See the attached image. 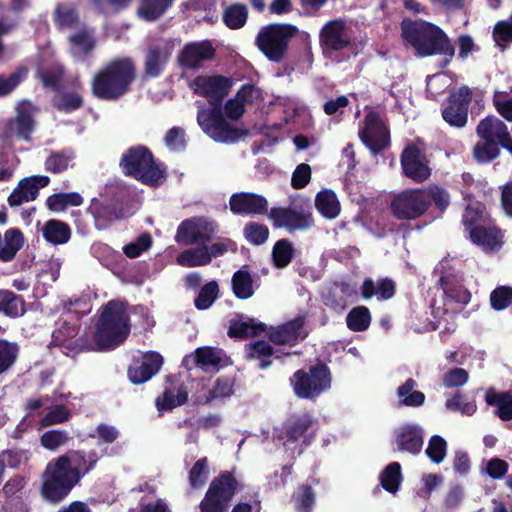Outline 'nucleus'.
Segmentation results:
<instances>
[{
  "instance_id": "f704fd0d",
  "label": "nucleus",
  "mask_w": 512,
  "mask_h": 512,
  "mask_svg": "<svg viewBox=\"0 0 512 512\" xmlns=\"http://www.w3.org/2000/svg\"><path fill=\"white\" fill-rule=\"evenodd\" d=\"M439 285L445 296L461 305H467L471 300L470 291L464 287L454 276L443 275L439 279Z\"/></svg>"
},
{
  "instance_id": "774afa93",
  "label": "nucleus",
  "mask_w": 512,
  "mask_h": 512,
  "mask_svg": "<svg viewBox=\"0 0 512 512\" xmlns=\"http://www.w3.org/2000/svg\"><path fill=\"white\" fill-rule=\"evenodd\" d=\"M151 245V235L149 233H143L134 242L125 245L123 247V252L129 258H136L148 250Z\"/></svg>"
},
{
  "instance_id": "6ab92c4d",
  "label": "nucleus",
  "mask_w": 512,
  "mask_h": 512,
  "mask_svg": "<svg viewBox=\"0 0 512 512\" xmlns=\"http://www.w3.org/2000/svg\"><path fill=\"white\" fill-rule=\"evenodd\" d=\"M347 26L342 19H333L326 22L320 30L319 42L324 50L342 51L351 46Z\"/></svg>"
},
{
  "instance_id": "9b49d317",
  "label": "nucleus",
  "mask_w": 512,
  "mask_h": 512,
  "mask_svg": "<svg viewBox=\"0 0 512 512\" xmlns=\"http://www.w3.org/2000/svg\"><path fill=\"white\" fill-rule=\"evenodd\" d=\"M197 121L201 129L217 142H235L243 132L231 126L223 116L222 108H208L198 111Z\"/></svg>"
},
{
  "instance_id": "a18cd8bd",
  "label": "nucleus",
  "mask_w": 512,
  "mask_h": 512,
  "mask_svg": "<svg viewBox=\"0 0 512 512\" xmlns=\"http://www.w3.org/2000/svg\"><path fill=\"white\" fill-rule=\"evenodd\" d=\"M379 480L385 491L391 494L397 493L403 481L400 463L391 462L388 464L380 473Z\"/></svg>"
},
{
  "instance_id": "393cba45",
  "label": "nucleus",
  "mask_w": 512,
  "mask_h": 512,
  "mask_svg": "<svg viewBox=\"0 0 512 512\" xmlns=\"http://www.w3.org/2000/svg\"><path fill=\"white\" fill-rule=\"evenodd\" d=\"M396 451L418 455L424 444V431L417 424H404L394 432Z\"/></svg>"
},
{
  "instance_id": "a878e982",
  "label": "nucleus",
  "mask_w": 512,
  "mask_h": 512,
  "mask_svg": "<svg viewBox=\"0 0 512 512\" xmlns=\"http://www.w3.org/2000/svg\"><path fill=\"white\" fill-rule=\"evenodd\" d=\"M34 128L35 120L32 114L26 109H21L14 119L5 123L1 137L4 141L13 139L29 141Z\"/></svg>"
},
{
  "instance_id": "7c9ffc66",
  "label": "nucleus",
  "mask_w": 512,
  "mask_h": 512,
  "mask_svg": "<svg viewBox=\"0 0 512 512\" xmlns=\"http://www.w3.org/2000/svg\"><path fill=\"white\" fill-rule=\"evenodd\" d=\"M360 290L365 300H369L373 296H377L379 300H389L396 293V284L388 277L379 279L377 283L371 278H365Z\"/></svg>"
},
{
  "instance_id": "49530a36",
  "label": "nucleus",
  "mask_w": 512,
  "mask_h": 512,
  "mask_svg": "<svg viewBox=\"0 0 512 512\" xmlns=\"http://www.w3.org/2000/svg\"><path fill=\"white\" fill-rule=\"evenodd\" d=\"M231 284L233 293L238 299H249L254 294L252 275L244 268L233 274Z\"/></svg>"
},
{
  "instance_id": "4be33fe9",
  "label": "nucleus",
  "mask_w": 512,
  "mask_h": 512,
  "mask_svg": "<svg viewBox=\"0 0 512 512\" xmlns=\"http://www.w3.org/2000/svg\"><path fill=\"white\" fill-rule=\"evenodd\" d=\"M49 183L50 178L45 175H33L21 179L8 196L7 202L9 206L17 207L23 203L36 200L39 190L48 186Z\"/></svg>"
},
{
  "instance_id": "a211bd4d",
  "label": "nucleus",
  "mask_w": 512,
  "mask_h": 512,
  "mask_svg": "<svg viewBox=\"0 0 512 512\" xmlns=\"http://www.w3.org/2000/svg\"><path fill=\"white\" fill-rule=\"evenodd\" d=\"M163 365V357L159 352L148 351L140 357H134L127 369V377L134 385L148 382Z\"/></svg>"
},
{
  "instance_id": "0e129e2a",
  "label": "nucleus",
  "mask_w": 512,
  "mask_h": 512,
  "mask_svg": "<svg viewBox=\"0 0 512 512\" xmlns=\"http://www.w3.org/2000/svg\"><path fill=\"white\" fill-rule=\"evenodd\" d=\"M297 510L299 512H311L315 504V493L310 484H302L295 495Z\"/></svg>"
},
{
  "instance_id": "c9c22d12",
  "label": "nucleus",
  "mask_w": 512,
  "mask_h": 512,
  "mask_svg": "<svg viewBox=\"0 0 512 512\" xmlns=\"http://www.w3.org/2000/svg\"><path fill=\"white\" fill-rule=\"evenodd\" d=\"M26 303L23 296L11 290L0 289V313L9 318H18L25 314Z\"/></svg>"
},
{
  "instance_id": "cd10ccee",
  "label": "nucleus",
  "mask_w": 512,
  "mask_h": 512,
  "mask_svg": "<svg viewBox=\"0 0 512 512\" xmlns=\"http://www.w3.org/2000/svg\"><path fill=\"white\" fill-rule=\"evenodd\" d=\"M313 424L312 416L308 413L290 417L283 425L280 438L287 443H297L304 438L306 442V433Z\"/></svg>"
},
{
  "instance_id": "e2e57ef3",
  "label": "nucleus",
  "mask_w": 512,
  "mask_h": 512,
  "mask_svg": "<svg viewBox=\"0 0 512 512\" xmlns=\"http://www.w3.org/2000/svg\"><path fill=\"white\" fill-rule=\"evenodd\" d=\"M17 354L18 347L16 344L0 339V375L15 363Z\"/></svg>"
},
{
  "instance_id": "0eeeda50",
  "label": "nucleus",
  "mask_w": 512,
  "mask_h": 512,
  "mask_svg": "<svg viewBox=\"0 0 512 512\" xmlns=\"http://www.w3.org/2000/svg\"><path fill=\"white\" fill-rule=\"evenodd\" d=\"M298 33L299 28L294 24L269 23L260 28L255 44L269 61L279 64L286 59L290 43Z\"/></svg>"
},
{
  "instance_id": "bf43d9fd",
  "label": "nucleus",
  "mask_w": 512,
  "mask_h": 512,
  "mask_svg": "<svg viewBox=\"0 0 512 512\" xmlns=\"http://www.w3.org/2000/svg\"><path fill=\"white\" fill-rule=\"evenodd\" d=\"M485 206L479 202L468 204L462 215V223L470 231L472 227L482 225Z\"/></svg>"
},
{
  "instance_id": "b1692460",
  "label": "nucleus",
  "mask_w": 512,
  "mask_h": 512,
  "mask_svg": "<svg viewBox=\"0 0 512 512\" xmlns=\"http://www.w3.org/2000/svg\"><path fill=\"white\" fill-rule=\"evenodd\" d=\"M215 52V48L209 40L191 42L180 51L178 61L183 68L199 69L203 62L215 57Z\"/></svg>"
},
{
  "instance_id": "f3484780",
  "label": "nucleus",
  "mask_w": 512,
  "mask_h": 512,
  "mask_svg": "<svg viewBox=\"0 0 512 512\" xmlns=\"http://www.w3.org/2000/svg\"><path fill=\"white\" fill-rule=\"evenodd\" d=\"M275 228H287L290 231L305 230L314 224L312 214L302 207H272L268 213Z\"/></svg>"
},
{
  "instance_id": "6e6552de",
  "label": "nucleus",
  "mask_w": 512,
  "mask_h": 512,
  "mask_svg": "<svg viewBox=\"0 0 512 512\" xmlns=\"http://www.w3.org/2000/svg\"><path fill=\"white\" fill-rule=\"evenodd\" d=\"M244 489L234 470L221 471L215 476L200 501L199 512H227L234 496Z\"/></svg>"
},
{
  "instance_id": "4c0bfd02",
  "label": "nucleus",
  "mask_w": 512,
  "mask_h": 512,
  "mask_svg": "<svg viewBox=\"0 0 512 512\" xmlns=\"http://www.w3.org/2000/svg\"><path fill=\"white\" fill-rule=\"evenodd\" d=\"M3 237L4 244L0 247V260L10 262L23 247L25 242L24 235L20 229L10 228L5 231Z\"/></svg>"
},
{
  "instance_id": "2f4dec72",
  "label": "nucleus",
  "mask_w": 512,
  "mask_h": 512,
  "mask_svg": "<svg viewBox=\"0 0 512 512\" xmlns=\"http://www.w3.org/2000/svg\"><path fill=\"white\" fill-rule=\"evenodd\" d=\"M238 318L232 319L227 331L230 338L246 339L248 337H255L265 331V324L255 322L253 318L243 320L242 315H237Z\"/></svg>"
},
{
  "instance_id": "58836bf2",
  "label": "nucleus",
  "mask_w": 512,
  "mask_h": 512,
  "mask_svg": "<svg viewBox=\"0 0 512 512\" xmlns=\"http://www.w3.org/2000/svg\"><path fill=\"white\" fill-rule=\"evenodd\" d=\"M315 207L327 219H335L340 213V203L337 195L330 189H324L317 193Z\"/></svg>"
},
{
  "instance_id": "473e14b6",
  "label": "nucleus",
  "mask_w": 512,
  "mask_h": 512,
  "mask_svg": "<svg viewBox=\"0 0 512 512\" xmlns=\"http://www.w3.org/2000/svg\"><path fill=\"white\" fill-rule=\"evenodd\" d=\"M236 379L233 376H220L212 386V388L199 400L202 405H209L215 400L223 401L230 398L234 394Z\"/></svg>"
},
{
  "instance_id": "338daca9",
  "label": "nucleus",
  "mask_w": 512,
  "mask_h": 512,
  "mask_svg": "<svg viewBox=\"0 0 512 512\" xmlns=\"http://www.w3.org/2000/svg\"><path fill=\"white\" fill-rule=\"evenodd\" d=\"M69 439L68 433L63 430H49L40 437L41 445L51 451L64 445Z\"/></svg>"
},
{
  "instance_id": "5701e85b",
  "label": "nucleus",
  "mask_w": 512,
  "mask_h": 512,
  "mask_svg": "<svg viewBox=\"0 0 512 512\" xmlns=\"http://www.w3.org/2000/svg\"><path fill=\"white\" fill-rule=\"evenodd\" d=\"M88 212L93 216L97 230H104L113 222L125 218V209L121 204L113 200L100 201L93 199Z\"/></svg>"
},
{
  "instance_id": "603ef678",
  "label": "nucleus",
  "mask_w": 512,
  "mask_h": 512,
  "mask_svg": "<svg viewBox=\"0 0 512 512\" xmlns=\"http://www.w3.org/2000/svg\"><path fill=\"white\" fill-rule=\"evenodd\" d=\"M83 104L84 100L82 95L75 91L60 93L53 99V107L64 113L74 112L80 109Z\"/></svg>"
},
{
  "instance_id": "5fc2aeb1",
  "label": "nucleus",
  "mask_w": 512,
  "mask_h": 512,
  "mask_svg": "<svg viewBox=\"0 0 512 512\" xmlns=\"http://www.w3.org/2000/svg\"><path fill=\"white\" fill-rule=\"evenodd\" d=\"M245 239L252 245L264 244L270 234L267 225L258 222H248L243 229Z\"/></svg>"
},
{
  "instance_id": "13d9d810",
  "label": "nucleus",
  "mask_w": 512,
  "mask_h": 512,
  "mask_svg": "<svg viewBox=\"0 0 512 512\" xmlns=\"http://www.w3.org/2000/svg\"><path fill=\"white\" fill-rule=\"evenodd\" d=\"M43 86L53 91H59L64 76V69L61 66L45 68L38 72Z\"/></svg>"
},
{
  "instance_id": "9d476101",
  "label": "nucleus",
  "mask_w": 512,
  "mask_h": 512,
  "mask_svg": "<svg viewBox=\"0 0 512 512\" xmlns=\"http://www.w3.org/2000/svg\"><path fill=\"white\" fill-rule=\"evenodd\" d=\"M390 209L398 220L418 219L429 209L428 196L424 189H405L392 198Z\"/></svg>"
},
{
  "instance_id": "680f3d73",
  "label": "nucleus",
  "mask_w": 512,
  "mask_h": 512,
  "mask_svg": "<svg viewBox=\"0 0 512 512\" xmlns=\"http://www.w3.org/2000/svg\"><path fill=\"white\" fill-rule=\"evenodd\" d=\"M491 307L501 311L512 305V287L498 286L490 294Z\"/></svg>"
},
{
  "instance_id": "f8f14e48",
  "label": "nucleus",
  "mask_w": 512,
  "mask_h": 512,
  "mask_svg": "<svg viewBox=\"0 0 512 512\" xmlns=\"http://www.w3.org/2000/svg\"><path fill=\"white\" fill-rule=\"evenodd\" d=\"M472 91L468 86H461L450 92L442 104L443 120L454 128H463L468 122V109L472 101Z\"/></svg>"
},
{
  "instance_id": "864d4df0",
  "label": "nucleus",
  "mask_w": 512,
  "mask_h": 512,
  "mask_svg": "<svg viewBox=\"0 0 512 512\" xmlns=\"http://www.w3.org/2000/svg\"><path fill=\"white\" fill-rule=\"evenodd\" d=\"M219 295V285L215 280L206 283L201 287L194 305L198 310H206L210 308Z\"/></svg>"
},
{
  "instance_id": "3c124183",
  "label": "nucleus",
  "mask_w": 512,
  "mask_h": 512,
  "mask_svg": "<svg viewBox=\"0 0 512 512\" xmlns=\"http://www.w3.org/2000/svg\"><path fill=\"white\" fill-rule=\"evenodd\" d=\"M295 256V250L288 239L278 240L272 249L273 264L278 269L287 267Z\"/></svg>"
},
{
  "instance_id": "f257e3e1",
  "label": "nucleus",
  "mask_w": 512,
  "mask_h": 512,
  "mask_svg": "<svg viewBox=\"0 0 512 512\" xmlns=\"http://www.w3.org/2000/svg\"><path fill=\"white\" fill-rule=\"evenodd\" d=\"M401 37L420 57L443 56L442 67L454 57L455 48L451 40L439 26L431 22L405 18L401 22Z\"/></svg>"
},
{
  "instance_id": "ea45409f",
  "label": "nucleus",
  "mask_w": 512,
  "mask_h": 512,
  "mask_svg": "<svg viewBox=\"0 0 512 512\" xmlns=\"http://www.w3.org/2000/svg\"><path fill=\"white\" fill-rule=\"evenodd\" d=\"M188 401L187 387L181 385L176 393L172 389H165L163 393L156 398L155 405L159 411H171L178 406L184 405Z\"/></svg>"
},
{
  "instance_id": "aec40b11",
  "label": "nucleus",
  "mask_w": 512,
  "mask_h": 512,
  "mask_svg": "<svg viewBox=\"0 0 512 512\" xmlns=\"http://www.w3.org/2000/svg\"><path fill=\"white\" fill-rule=\"evenodd\" d=\"M306 323L305 315H298L284 324L272 328L268 333L269 340L276 345L295 346L301 340H304L308 333L304 332Z\"/></svg>"
},
{
  "instance_id": "4d7b16f0",
  "label": "nucleus",
  "mask_w": 512,
  "mask_h": 512,
  "mask_svg": "<svg viewBox=\"0 0 512 512\" xmlns=\"http://www.w3.org/2000/svg\"><path fill=\"white\" fill-rule=\"evenodd\" d=\"M425 453L433 463L439 464L446 457L447 442L440 435H433L429 439Z\"/></svg>"
},
{
  "instance_id": "7ed1b4c3",
  "label": "nucleus",
  "mask_w": 512,
  "mask_h": 512,
  "mask_svg": "<svg viewBox=\"0 0 512 512\" xmlns=\"http://www.w3.org/2000/svg\"><path fill=\"white\" fill-rule=\"evenodd\" d=\"M130 330L126 303L113 299L101 307L95 325L94 342L100 351L112 350L128 338Z\"/></svg>"
},
{
  "instance_id": "dca6fc26",
  "label": "nucleus",
  "mask_w": 512,
  "mask_h": 512,
  "mask_svg": "<svg viewBox=\"0 0 512 512\" xmlns=\"http://www.w3.org/2000/svg\"><path fill=\"white\" fill-rule=\"evenodd\" d=\"M359 136L373 154H378L390 144V133L377 111H370L364 118Z\"/></svg>"
},
{
  "instance_id": "72a5a7b5",
  "label": "nucleus",
  "mask_w": 512,
  "mask_h": 512,
  "mask_svg": "<svg viewBox=\"0 0 512 512\" xmlns=\"http://www.w3.org/2000/svg\"><path fill=\"white\" fill-rule=\"evenodd\" d=\"M487 405L496 407L495 414L503 421L512 420V391L496 392L488 389L485 393Z\"/></svg>"
},
{
  "instance_id": "f03ea898",
  "label": "nucleus",
  "mask_w": 512,
  "mask_h": 512,
  "mask_svg": "<svg viewBox=\"0 0 512 512\" xmlns=\"http://www.w3.org/2000/svg\"><path fill=\"white\" fill-rule=\"evenodd\" d=\"M136 77L137 69L132 58H115L93 75L91 93L98 100L118 101L131 91Z\"/></svg>"
},
{
  "instance_id": "412c9836",
  "label": "nucleus",
  "mask_w": 512,
  "mask_h": 512,
  "mask_svg": "<svg viewBox=\"0 0 512 512\" xmlns=\"http://www.w3.org/2000/svg\"><path fill=\"white\" fill-rule=\"evenodd\" d=\"M229 209L235 215H266L268 201L261 194L237 192L229 198Z\"/></svg>"
},
{
  "instance_id": "c756f323",
  "label": "nucleus",
  "mask_w": 512,
  "mask_h": 512,
  "mask_svg": "<svg viewBox=\"0 0 512 512\" xmlns=\"http://www.w3.org/2000/svg\"><path fill=\"white\" fill-rule=\"evenodd\" d=\"M68 40L71 56L80 62L87 61L96 48V39L87 29H82L70 35Z\"/></svg>"
},
{
  "instance_id": "20e7f679",
  "label": "nucleus",
  "mask_w": 512,
  "mask_h": 512,
  "mask_svg": "<svg viewBox=\"0 0 512 512\" xmlns=\"http://www.w3.org/2000/svg\"><path fill=\"white\" fill-rule=\"evenodd\" d=\"M82 477L79 467L72 466L70 455H60L47 463L41 476L40 494L46 502L59 504Z\"/></svg>"
},
{
  "instance_id": "a19ab883",
  "label": "nucleus",
  "mask_w": 512,
  "mask_h": 512,
  "mask_svg": "<svg viewBox=\"0 0 512 512\" xmlns=\"http://www.w3.org/2000/svg\"><path fill=\"white\" fill-rule=\"evenodd\" d=\"M167 59L168 55L163 48L160 46L150 47L145 56L144 75L150 78L158 77L167 62Z\"/></svg>"
},
{
  "instance_id": "37998d69",
  "label": "nucleus",
  "mask_w": 512,
  "mask_h": 512,
  "mask_svg": "<svg viewBox=\"0 0 512 512\" xmlns=\"http://www.w3.org/2000/svg\"><path fill=\"white\" fill-rule=\"evenodd\" d=\"M417 383L413 378H408L397 389L400 404L407 407H420L424 404L426 396L423 392L414 390Z\"/></svg>"
},
{
  "instance_id": "423d86ee",
  "label": "nucleus",
  "mask_w": 512,
  "mask_h": 512,
  "mask_svg": "<svg viewBox=\"0 0 512 512\" xmlns=\"http://www.w3.org/2000/svg\"><path fill=\"white\" fill-rule=\"evenodd\" d=\"M122 172L143 184L157 187L166 178V171L158 164L149 148L137 145L128 148L119 163Z\"/></svg>"
},
{
  "instance_id": "1a4fd4ad",
  "label": "nucleus",
  "mask_w": 512,
  "mask_h": 512,
  "mask_svg": "<svg viewBox=\"0 0 512 512\" xmlns=\"http://www.w3.org/2000/svg\"><path fill=\"white\" fill-rule=\"evenodd\" d=\"M295 396L313 400L331 388L332 374L326 363L318 360L308 369H299L289 379Z\"/></svg>"
},
{
  "instance_id": "09e8293b",
  "label": "nucleus",
  "mask_w": 512,
  "mask_h": 512,
  "mask_svg": "<svg viewBox=\"0 0 512 512\" xmlns=\"http://www.w3.org/2000/svg\"><path fill=\"white\" fill-rule=\"evenodd\" d=\"M371 313L368 307L360 305L352 308L346 316V325L353 332L366 331L371 324Z\"/></svg>"
},
{
  "instance_id": "79ce46f5",
  "label": "nucleus",
  "mask_w": 512,
  "mask_h": 512,
  "mask_svg": "<svg viewBox=\"0 0 512 512\" xmlns=\"http://www.w3.org/2000/svg\"><path fill=\"white\" fill-rule=\"evenodd\" d=\"M46 207L52 212H62L68 207H77L83 204V197L78 192H60L47 197Z\"/></svg>"
},
{
  "instance_id": "e433bc0d",
  "label": "nucleus",
  "mask_w": 512,
  "mask_h": 512,
  "mask_svg": "<svg viewBox=\"0 0 512 512\" xmlns=\"http://www.w3.org/2000/svg\"><path fill=\"white\" fill-rule=\"evenodd\" d=\"M43 238L51 244L61 245L71 238L70 226L57 219H49L42 228Z\"/></svg>"
},
{
  "instance_id": "8fccbe9b",
  "label": "nucleus",
  "mask_w": 512,
  "mask_h": 512,
  "mask_svg": "<svg viewBox=\"0 0 512 512\" xmlns=\"http://www.w3.org/2000/svg\"><path fill=\"white\" fill-rule=\"evenodd\" d=\"M174 0H142L138 14L146 21L160 18L172 5Z\"/></svg>"
},
{
  "instance_id": "c85d7f7f",
  "label": "nucleus",
  "mask_w": 512,
  "mask_h": 512,
  "mask_svg": "<svg viewBox=\"0 0 512 512\" xmlns=\"http://www.w3.org/2000/svg\"><path fill=\"white\" fill-rule=\"evenodd\" d=\"M469 237L473 244L481 246L486 252L494 251L503 245L502 232L496 226L478 225L472 227L469 231Z\"/></svg>"
},
{
  "instance_id": "39448f33",
  "label": "nucleus",
  "mask_w": 512,
  "mask_h": 512,
  "mask_svg": "<svg viewBox=\"0 0 512 512\" xmlns=\"http://www.w3.org/2000/svg\"><path fill=\"white\" fill-rule=\"evenodd\" d=\"M476 134L481 141L472 150L475 161L487 164L500 156V148L508 151L512 157V135L507 125L498 117L488 115L481 119L476 127Z\"/></svg>"
},
{
  "instance_id": "052dcab7",
  "label": "nucleus",
  "mask_w": 512,
  "mask_h": 512,
  "mask_svg": "<svg viewBox=\"0 0 512 512\" xmlns=\"http://www.w3.org/2000/svg\"><path fill=\"white\" fill-rule=\"evenodd\" d=\"M195 362L198 366L219 368L221 357L215 348L205 346L195 350Z\"/></svg>"
},
{
  "instance_id": "de8ad7c7",
  "label": "nucleus",
  "mask_w": 512,
  "mask_h": 512,
  "mask_svg": "<svg viewBox=\"0 0 512 512\" xmlns=\"http://www.w3.org/2000/svg\"><path fill=\"white\" fill-rule=\"evenodd\" d=\"M177 263L183 267H199L210 264L208 246H200L182 251L177 256Z\"/></svg>"
},
{
  "instance_id": "ddd939ff",
  "label": "nucleus",
  "mask_w": 512,
  "mask_h": 512,
  "mask_svg": "<svg viewBox=\"0 0 512 512\" xmlns=\"http://www.w3.org/2000/svg\"><path fill=\"white\" fill-rule=\"evenodd\" d=\"M402 173L414 183L421 184L432 174L430 160L417 143L408 144L400 155Z\"/></svg>"
},
{
  "instance_id": "bb28decb",
  "label": "nucleus",
  "mask_w": 512,
  "mask_h": 512,
  "mask_svg": "<svg viewBox=\"0 0 512 512\" xmlns=\"http://www.w3.org/2000/svg\"><path fill=\"white\" fill-rule=\"evenodd\" d=\"M246 358L258 362V368L265 370L269 368L273 359H280L282 355H290L289 352L283 353L275 350L271 344L265 340H256L245 345Z\"/></svg>"
},
{
  "instance_id": "69168bd1",
  "label": "nucleus",
  "mask_w": 512,
  "mask_h": 512,
  "mask_svg": "<svg viewBox=\"0 0 512 512\" xmlns=\"http://www.w3.org/2000/svg\"><path fill=\"white\" fill-rule=\"evenodd\" d=\"M492 35L496 45L504 49L506 44L512 43V21H498L494 25Z\"/></svg>"
},
{
  "instance_id": "6e6d98bb",
  "label": "nucleus",
  "mask_w": 512,
  "mask_h": 512,
  "mask_svg": "<svg viewBox=\"0 0 512 512\" xmlns=\"http://www.w3.org/2000/svg\"><path fill=\"white\" fill-rule=\"evenodd\" d=\"M208 458L198 459L189 471V484L193 489L202 488L207 482Z\"/></svg>"
},
{
  "instance_id": "4468645a",
  "label": "nucleus",
  "mask_w": 512,
  "mask_h": 512,
  "mask_svg": "<svg viewBox=\"0 0 512 512\" xmlns=\"http://www.w3.org/2000/svg\"><path fill=\"white\" fill-rule=\"evenodd\" d=\"M192 85L194 93L205 97L211 108H223V101L232 87V81L223 75H199Z\"/></svg>"
},
{
  "instance_id": "c03bdc74",
  "label": "nucleus",
  "mask_w": 512,
  "mask_h": 512,
  "mask_svg": "<svg viewBox=\"0 0 512 512\" xmlns=\"http://www.w3.org/2000/svg\"><path fill=\"white\" fill-rule=\"evenodd\" d=\"M248 19V8L242 3H233L227 6L222 14L223 23L231 30L245 26Z\"/></svg>"
},
{
  "instance_id": "2eb2a0df",
  "label": "nucleus",
  "mask_w": 512,
  "mask_h": 512,
  "mask_svg": "<svg viewBox=\"0 0 512 512\" xmlns=\"http://www.w3.org/2000/svg\"><path fill=\"white\" fill-rule=\"evenodd\" d=\"M218 227L216 221L205 217L186 219L178 226L176 239L185 245L210 242Z\"/></svg>"
}]
</instances>
